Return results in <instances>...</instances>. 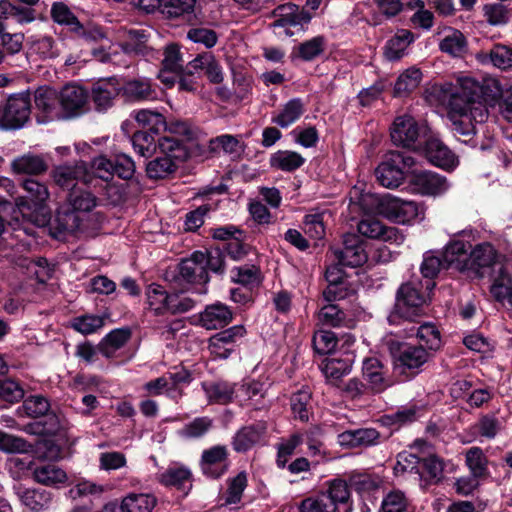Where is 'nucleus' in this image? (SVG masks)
I'll use <instances>...</instances> for the list:
<instances>
[{
  "label": "nucleus",
  "instance_id": "obj_1",
  "mask_svg": "<svg viewBox=\"0 0 512 512\" xmlns=\"http://www.w3.org/2000/svg\"><path fill=\"white\" fill-rule=\"evenodd\" d=\"M441 90L444 92L443 100L448 101L447 117L455 136L464 137L461 140L464 143L470 142L475 134L473 121L482 122L487 114L484 106L477 101L480 91L478 83L464 78L459 80V86L453 88L446 85Z\"/></svg>",
  "mask_w": 512,
  "mask_h": 512
},
{
  "label": "nucleus",
  "instance_id": "obj_2",
  "mask_svg": "<svg viewBox=\"0 0 512 512\" xmlns=\"http://www.w3.org/2000/svg\"><path fill=\"white\" fill-rule=\"evenodd\" d=\"M428 302L427 290H423V284L419 280H409L403 283L397 290L394 310L390 316L391 321L401 318L406 321L416 322L425 315V306Z\"/></svg>",
  "mask_w": 512,
  "mask_h": 512
},
{
  "label": "nucleus",
  "instance_id": "obj_3",
  "mask_svg": "<svg viewBox=\"0 0 512 512\" xmlns=\"http://www.w3.org/2000/svg\"><path fill=\"white\" fill-rule=\"evenodd\" d=\"M377 202L378 212L385 218L397 222L407 223L414 220L419 214V206L414 201L403 200L391 195L374 198L372 195H362L360 205L365 209L366 203Z\"/></svg>",
  "mask_w": 512,
  "mask_h": 512
},
{
  "label": "nucleus",
  "instance_id": "obj_4",
  "mask_svg": "<svg viewBox=\"0 0 512 512\" xmlns=\"http://www.w3.org/2000/svg\"><path fill=\"white\" fill-rule=\"evenodd\" d=\"M31 99L28 93L11 95L0 105V127L22 128L30 119Z\"/></svg>",
  "mask_w": 512,
  "mask_h": 512
},
{
  "label": "nucleus",
  "instance_id": "obj_5",
  "mask_svg": "<svg viewBox=\"0 0 512 512\" xmlns=\"http://www.w3.org/2000/svg\"><path fill=\"white\" fill-rule=\"evenodd\" d=\"M61 118L70 119L78 117L88 111V92L81 86L68 84L58 92Z\"/></svg>",
  "mask_w": 512,
  "mask_h": 512
},
{
  "label": "nucleus",
  "instance_id": "obj_6",
  "mask_svg": "<svg viewBox=\"0 0 512 512\" xmlns=\"http://www.w3.org/2000/svg\"><path fill=\"white\" fill-rule=\"evenodd\" d=\"M421 129L417 121L410 115H401L395 118L390 136L392 142L404 148L416 150L419 144Z\"/></svg>",
  "mask_w": 512,
  "mask_h": 512
},
{
  "label": "nucleus",
  "instance_id": "obj_7",
  "mask_svg": "<svg viewBox=\"0 0 512 512\" xmlns=\"http://www.w3.org/2000/svg\"><path fill=\"white\" fill-rule=\"evenodd\" d=\"M21 186L26 194L15 200V204L21 212L37 211L45 207L50 196L46 184L33 178H27L22 181Z\"/></svg>",
  "mask_w": 512,
  "mask_h": 512
},
{
  "label": "nucleus",
  "instance_id": "obj_8",
  "mask_svg": "<svg viewBox=\"0 0 512 512\" xmlns=\"http://www.w3.org/2000/svg\"><path fill=\"white\" fill-rule=\"evenodd\" d=\"M395 362L408 369H417L427 362L429 353L422 346H412L395 340L387 342Z\"/></svg>",
  "mask_w": 512,
  "mask_h": 512
},
{
  "label": "nucleus",
  "instance_id": "obj_9",
  "mask_svg": "<svg viewBox=\"0 0 512 512\" xmlns=\"http://www.w3.org/2000/svg\"><path fill=\"white\" fill-rule=\"evenodd\" d=\"M339 265L359 267L367 261V254L362 240L355 234H346L343 237V248L332 250Z\"/></svg>",
  "mask_w": 512,
  "mask_h": 512
},
{
  "label": "nucleus",
  "instance_id": "obj_10",
  "mask_svg": "<svg viewBox=\"0 0 512 512\" xmlns=\"http://www.w3.org/2000/svg\"><path fill=\"white\" fill-rule=\"evenodd\" d=\"M205 253L196 251L190 258L184 259L179 264L180 277L190 284H200V288L196 289L197 293L205 294L207 289L205 284L209 281L208 273L204 267Z\"/></svg>",
  "mask_w": 512,
  "mask_h": 512
},
{
  "label": "nucleus",
  "instance_id": "obj_11",
  "mask_svg": "<svg viewBox=\"0 0 512 512\" xmlns=\"http://www.w3.org/2000/svg\"><path fill=\"white\" fill-rule=\"evenodd\" d=\"M362 375L373 393H381L393 383L387 367L377 357H367L363 360Z\"/></svg>",
  "mask_w": 512,
  "mask_h": 512
},
{
  "label": "nucleus",
  "instance_id": "obj_12",
  "mask_svg": "<svg viewBox=\"0 0 512 512\" xmlns=\"http://www.w3.org/2000/svg\"><path fill=\"white\" fill-rule=\"evenodd\" d=\"M228 449L225 445H215L203 450L200 467L204 475L217 479L228 469Z\"/></svg>",
  "mask_w": 512,
  "mask_h": 512
},
{
  "label": "nucleus",
  "instance_id": "obj_13",
  "mask_svg": "<svg viewBox=\"0 0 512 512\" xmlns=\"http://www.w3.org/2000/svg\"><path fill=\"white\" fill-rule=\"evenodd\" d=\"M358 232L371 239L395 243L397 245L404 241V235L396 227L386 226L374 217L362 219L358 225Z\"/></svg>",
  "mask_w": 512,
  "mask_h": 512
},
{
  "label": "nucleus",
  "instance_id": "obj_14",
  "mask_svg": "<svg viewBox=\"0 0 512 512\" xmlns=\"http://www.w3.org/2000/svg\"><path fill=\"white\" fill-rule=\"evenodd\" d=\"M84 224V218L68 205L61 206L51 223L53 235L57 238L66 234H72L80 230Z\"/></svg>",
  "mask_w": 512,
  "mask_h": 512
},
{
  "label": "nucleus",
  "instance_id": "obj_15",
  "mask_svg": "<svg viewBox=\"0 0 512 512\" xmlns=\"http://www.w3.org/2000/svg\"><path fill=\"white\" fill-rule=\"evenodd\" d=\"M402 462L407 463V466H403L404 470H414L416 469L419 473H426L427 476L431 479L438 481L443 473V463L442 461L434 455H431L427 458H418L416 455L408 454V455H399L398 464L401 465Z\"/></svg>",
  "mask_w": 512,
  "mask_h": 512
},
{
  "label": "nucleus",
  "instance_id": "obj_16",
  "mask_svg": "<svg viewBox=\"0 0 512 512\" xmlns=\"http://www.w3.org/2000/svg\"><path fill=\"white\" fill-rule=\"evenodd\" d=\"M411 183L415 192L429 196L440 195L449 187L445 177L429 171L416 173Z\"/></svg>",
  "mask_w": 512,
  "mask_h": 512
},
{
  "label": "nucleus",
  "instance_id": "obj_17",
  "mask_svg": "<svg viewBox=\"0 0 512 512\" xmlns=\"http://www.w3.org/2000/svg\"><path fill=\"white\" fill-rule=\"evenodd\" d=\"M245 334L243 326L237 325L213 335L209 340L211 352L220 358H227L233 351V344Z\"/></svg>",
  "mask_w": 512,
  "mask_h": 512
},
{
  "label": "nucleus",
  "instance_id": "obj_18",
  "mask_svg": "<svg viewBox=\"0 0 512 512\" xmlns=\"http://www.w3.org/2000/svg\"><path fill=\"white\" fill-rule=\"evenodd\" d=\"M36 108L43 114L46 120H60L61 108L58 92L50 87H40L34 93Z\"/></svg>",
  "mask_w": 512,
  "mask_h": 512
},
{
  "label": "nucleus",
  "instance_id": "obj_19",
  "mask_svg": "<svg viewBox=\"0 0 512 512\" xmlns=\"http://www.w3.org/2000/svg\"><path fill=\"white\" fill-rule=\"evenodd\" d=\"M120 94V87L114 78L100 80L93 85L92 101L96 110L106 111L112 107L115 98Z\"/></svg>",
  "mask_w": 512,
  "mask_h": 512
},
{
  "label": "nucleus",
  "instance_id": "obj_20",
  "mask_svg": "<svg viewBox=\"0 0 512 512\" xmlns=\"http://www.w3.org/2000/svg\"><path fill=\"white\" fill-rule=\"evenodd\" d=\"M32 478L44 486H56L67 481L66 472L57 464L52 462H41L29 467Z\"/></svg>",
  "mask_w": 512,
  "mask_h": 512
},
{
  "label": "nucleus",
  "instance_id": "obj_21",
  "mask_svg": "<svg viewBox=\"0 0 512 512\" xmlns=\"http://www.w3.org/2000/svg\"><path fill=\"white\" fill-rule=\"evenodd\" d=\"M233 318V314L228 306L222 303L208 305L200 314L201 325L208 329H220L228 325Z\"/></svg>",
  "mask_w": 512,
  "mask_h": 512
},
{
  "label": "nucleus",
  "instance_id": "obj_22",
  "mask_svg": "<svg viewBox=\"0 0 512 512\" xmlns=\"http://www.w3.org/2000/svg\"><path fill=\"white\" fill-rule=\"evenodd\" d=\"M266 432V424L259 422L241 428L233 437L232 446L236 452H246L257 444Z\"/></svg>",
  "mask_w": 512,
  "mask_h": 512
},
{
  "label": "nucleus",
  "instance_id": "obj_23",
  "mask_svg": "<svg viewBox=\"0 0 512 512\" xmlns=\"http://www.w3.org/2000/svg\"><path fill=\"white\" fill-rule=\"evenodd\" d=\"M425 155L432 164L445 169L454 167L457 162L454 153L438 139L426 142Z\"/></svg>",
  "mask_w": 512,
  "mask_h": 512
},
{
  "label": "nucleus",
  "instance_id": "obj_24",
  "mask_svg": "<svg viewBox=\"0 0 512 512\" xmlns=\"http://www.w3.org/2000/svg\"><path fill=\"white\" fill-rule=\"evenodd\" d=\"M120 94L126 101L136 102L149 100L155 97V90L147 78H138L126 81L120 87Z\"/></svg>",
  "mask_w": 512,
  "mask_h": 512
},
{
  "label": "nucleus",
  "instance_id": "obj_25",
  "mask_svg": "<svg viewBox=\"0 0 512 512\" xmlns=\"http://www.w3.org/2000/svg\"><path fill=\"white\" fill-rule=\"evenodd\" d=\"M11 167L16 174L39 175L47 171L48 164L43 156L27 153L15 158Z\"/></svg>",
  "mask_w": 512,
  "mask_h": 512
},
{
  "label": "nucleus",
  "instance_id": "obj_26",
  "mask_svg": "<svg viewBox=\"0 0 512 512\" xmlns=\"http://www.w3.org/2000/svg\"><path fill=\"white\" fill-rule=\"evenodd\" d=\"M272 14L274 17L273 25L278 27L296 26L308 20L299 6L291 2L277 6Z\"/></svg>",
  "mask_w": 512,
  "mask_h": 512
},
{
  "label": "nucleus",
  "instance_id": "obj_27",
  "mask_svg": "<svg viewBox=\"0 0 512 512\" xmlns=\"http://www.w3.org/2000/svg\"><path fill=\"white\" fill-rule=\"evenodd\" d=\"M379 438L380 433L374 428L348 430L339 435L340 443L351 447L376 445Z\"/></svg>",
  "mask_w": 512,
  "mask_h": 512
},
{
  "label": "nucleus",
  "instance_id": "obj_28",
  "mask_svg": "<svg viewBox=\"0 0 512 512\" xmlns=\"http://www.w3.org/2000/svg\"><path fill=\"white\" fill-rule=\"evenodd\" d=\"M121 48L130 55L147 56L152 50L149 45V34L145 30L131 29L126 33Z\"/></svg>",
  "mask_w": 512,
  "mask_h": 512
},
{
  "label": "nucleus",
  "instance_id": "obj_29",
  "mask_svg": "<svg viewBox=\"0 0 512 512\" xmlns=\"http://www.w3.org/2000/svg\"><path fill=\"white\" fill-rule=\"evenodd\" d=\"M470 249L471 244L469 242L452 240L446 245L442 253L444 262L447 263L448 267L455 264L459 269L467 268L465 264L468 263Z\"/></svg>",
  "mask_w": 512,
  "mask_h": 512
},
{
  "label": "nucleus",
  "instance_id": "obj_30",
  "mask_svg": "<svg viewBox=\"0 0 512 512\" xmlns=\"http://www.w3.org/2000/svg\"><path fill=\"white\" fill-rule=\"evenodd\" d=\"M375 175L377 181L386 188H396L404 180L402 168L396 166L390 157L376 168Z\"/></svg>",
  "mask_w": 512,
  "mask_h": 512
},
{
  "label": "nucleus",
  "instance_id": "obj_31",
  "mask_svg": "<svg viewBox=\"0 0 512 512\" xmlns=\"http://www.w3.org/2000/svg\"><path fill=\"white\" fill-rule=\"evenodd\" d=\"M467 268H486L495 266L499 268V264H496V251L494 247L489 243H482L477 245L469 253L468 263L465 264Z\"/></svg>",
  "mask_w": 512,
  "mask_h": 512
},
{
  "label": "nucleus",
  "instance_id": "obj_32",
  "mask_svg": "<svg viewBox=\"0 0 512 512\" xmlns=\"http://www.w3.org/2000/svg\"><path fill=\"white\" fill-rule=\"evenodd\" d=\"M413 40L414 35L411 31L406 29L398 30L395 36L386 43L385 57L391 61L400 59Z\"/></svg>",
  "mask_w": 512,
  "mask_h": 512
},
{
  "label": "nucleus",
  "instance_id": "obj_33",
  "mask_svg": "<svg viewBox=\"0 0 512 512\" xmlns=\"http://www.w3.org/2000/svg\"><path fill=\"white\" fill-rule=\"evenodd\" d=\"M203 389L210 403L227 404L231 402L235 394V386L231 383L218 381L204 383Z\"/></svg>",
  "mask_w": 512,
  "mask_h": 512
},
{
  "label": "nucleus",
  "instance_id": "obj_34",
  "mask_svg": "<svg viewBox=\"0 0 512 512\" xmlns=\"http://www.w3.org/2000/svg\"><path fill=\"white\" fill-rule=\"evenodd\" d=\"M66 205L84 218L86 213L97 206V198L91 192L77 188L69 193Z\"/></svg>",
  "mask_w": 512,
  "mask_h": 512
},
{
  "label": "nucleus",
  "instance_id": "obj_35",
  "mask_svg": "<svg viewBox=\"0 0 512 512\" xmlns=\"http://www.w3.org/2000/svg\"><path fill=\"white\" fill-rule=\"evenodd\" d=\"M157 147L163 156L169 157L179 164L184 162L189 156L186 146L173 136L165 135L160 137Z\"/></svg>",
  "mask_w": 512,
  "mask_h": 512
},
{
  "label": "nucleus",
  "instance_id": "obj_36",
  "mask_svg": "<svg viewBox=\"0 0 512 512\" xmlns=\"http://www.w3.org/2000/svg\"><path fill=\"white\" fill-rule=\"evenodd\" d=\"M83 166H59L53 171V178L57 185L66 189H77L76 182L84 177Z\"/></svg>",
  "mask_w": 512,
  "mask_h": 512
},
{
  "label": "nucleus",
  "instance_id": "obj_37",
  "mask_svg": "<svg viewBox=\"0 0 512 512\" xmlns=\"http://www.w3.org/2000/svg\"><path fill=\"white\" fill-rule=\"evenodd\" d=\"M156 498L149 494H129L120 505L122 512H152Z\"/></svg>",
  "mask_w": 512,
  "mask_h": 512
},
{
  "label": "nucleus",
  "instance_id": "obj_38",
  "mask_svg": "<svg viewBox=\"0 0 512 512\" xmlns=\"http://www.w3.org/2000/svg\"><path fill=\"white\" fill-rule=\"evenodd\" d=\"M213 428V419L208 416L196 417L185 424L178 435L184 439H199L204 437Z\"/></svg>",
  "mask_w": 512,
  "mask_h": 512
},
{
  "label": "nucleus",
  "instance_id": "obj_39",
  "mask_svg": "<svg viewBox=\"0 0 512 512\" xmlns=\"http://www.w3.org/2000/svg\"><path fill=\"white\" fill-rule=\"evenodd\" d=\"M135 121L143 128H148L153 134H160L166 127L165 117L158 111L141 109L134 112Z\"/></svg>",
  "mask_w": 512,
  "mask_h": 512
},
{
  "label": "nucleus",
  "instance_id": "obj_40",
  "mask_svg": "<svg viewBox=\"0 0 512 512\" xmlns=\"http://www.w3.org/2000/svg\"><path fill=\"white\" fill-rule=\"evenodd\" d=\"M149 308L156 314L161 315L167 312L170 295L159 284L152 283L146 291Z\"/></svg>",
  "mask_w": 512,
  "mask_h": 512
},
{
  "label": "nucleus",
  "instance_id": "obj_41",
  "mask_svg": "<svg viewBox=\"0 0 512 512\" xmlns=\"http://www.w3.org/2000/svg\"><path fill=\"white\" fill-rule=\"evenodd\" d=\"M497 273L490 291L496 300L501 302L507 300L512 305V279L505 272L503 266H499Z\"/></svg>",
  "mask_w": 512,
  "mask_h": 512
},
{
  "label": "nucleus",
  "instance_id": "obj_42",
  "mask_svg": "<svg viewBox=\"0 0 512 512\" xmlns=\"http://www.w3.org/2000/svg\"><path fill=\"white\" fill-rule=\"evenodd\" d=\"M439 48L442 52L457 57L466 51L467 41L462 32L449 29V33L440 42Z\"/></svg>",
  "mask_w": 512,
  "mask_h": 512
},
{
  "label": "nucleus",
  "instance_id": "obj_43",
  "mask_svg": "<svg viewBox=\"0 0 512 512\" xmlns=\"http://www.w3.org/2000/svg\"><path fill=\"white\" fill-rule=\"evenodd\" d=\"M266 393L267 389L264 383L252 380L243 383L239 387L237 396L242 397L244 400L251 401L256 409H260L265 406L264 404L259 406V404H261V401L264 400Z\"/></svg>",
  "mask_w": 512,
  "mask_h": 512
},
{
  "label": "nucleus",
  "instance_id": "obj_44",
  "mask_svg": "<svg viewBox=\"0 0 512 512\" xmlns=\"http://www.w3.org/2000/svg\"><path fill=\"white\" fill-rule=\"evenodd\" d=\"M421 71L417 68L407 69L402 73L394 86V95L403 97L415 90L421 81Z\"/></svg>",
  "mask_w": 512,
  "mask_h": 512
},
{
  "label": "nucleus",
  "instance_id": "obj_45",
  "mask_svg": "<svg viewBox=\"0 0 512 512\" xmlns=\"http://www.w3.org/2000/svg\"><path fill=\"white\" fill-rule=\"evenodd\" d=\"M321 370L331 383L337 382L351 370L350 359L330 358L326 359L321 366Z\"/></svg>",
  "mask_w": 512,
  "mask_h": 512
},
{
  "label": "nucleus",
  "instance_id": "obj_46",
  "mask_svg": "<svg viewBox=\"0 0 512 512\" xmlns=\"http://www.w3.org/2000/svg\"><path fill=\"white\" fill-rule=\"evenodd\" d=\"M129 329H116L111 331L100 344L101 353L106 357H111L114 352L123 347L130 339Z\"/></svg>",
  "mask_w": 512,
  "mask_h": 512
},
{
  "label": "nucleus",
  "instance_id": "obj_47",
  "mask_svg": "<svg viewBox=\"0 0 512 512\" xmlns=\"http://www.w3.org/2000/svg\"><path fill=\"white\" fill-rule=\"evenodd\" d=\"M192 477L190 469L183 465L175 464L160 474L159 480L166 486L181 488Z\"/></svg>",
  "mask_w": 512,
  "mask_h": 512
},
{
  "label": "nucleus",
  "instance_id": "obj_48",
  "mask_svg": "<svg viewBox=\"0 0 512 512\" xmlns=\"http://www.w3.org/2000/svg\"><path fill=\"white\" fill-rule=\"evenodd\" d=\"M21 500L32 511L40 512L49 507L52 497L44 489H27L21 495Z\"/></svg>",
  "mask_w": 512,
  "mask_h": 512
},
{
  "label": "nucleus",
  "instance_id": "obj_49",
  "mask_svg": "<svg viewBox=\"0 0 512 512\" xmlns=\"http://www.w3.org/2000/svg\"><path fill=\"white\" fill-rule=\"evenodd\" d=\"M304 112V106L300 99L288 101L282 111L273 118V122L282 128H286L297 121Z\"/></svg>",
  "mask_w": 512,
  "mask_h": 512
},
{
  "label": "nucleus",
  "instance_id": "obj_50",
  "mask_svg": "<svg viewBox=\"0 0 512 512\" xmlns=\"http://www.w3.org/2000/svg\"><path fill=\"white\" fill-rule=\"evenodd\" d=\"M447 267V263L444 262L443 257L440 258L435 256L431 252H428L424 255L420 270L422 275L425 278H428L426 281V290L432 289L435 286V283L432 281V279L437 276L442 268Z\"/></svg>",
  "mask_w": 512,
  "mask_h": 512
},
{
  "label": "nucleus",
  "instance_id": "obj_51",
  "mask_svg": "<svg viewBox=\"0 0 512 512\" xmlns=\"http://www.w3.org/2000/svg\"><path fill=\"white\" fill-rule=\"evenodd\" d=\"M178 166L179 163L175 162V160L160 156L147 164L146 172L151 179H161L175 172Z\"/></svg>",
  "mask_w": 512,
  "mask_h": 512
},
{
  "label": "nucleus",
  "instance_id": "obj_52",
  "mask_svg": "<svg viewBox=\"0 0 512 512\" xmlns=\"http://www.w3.org/2000/svg\"><path fill=\"white\" fill-rule=\"evenodd\" d=\"M304 158L297 152L278 151L270 160L271 166L283 171H294L304 163Z\"/></svg>",
  "mask_w": 512,
  "mask_h": 512
},
{
  "label": "nucleus",
  "instance_id": "obj_53",
  "mask_svg": "<svg viewBox=\"0 0 512 512\" xmlns=\"http://www.w3.org/2000/svg\"><path fill=\"white\" fill-rule=\"evenodd\" d=\"M32 450V445L24 438L0 430V451L9 454H24Z\"/></svg>",
  "mask_w": 512,
  "mask_h": 512
},
{
  "label": "nucleus",
  "instance_id": "obj_54",
  "mask_svg": "<svg viewBox=\"0 0 512 512\" xmlns=\"http://www.w3.org/2000/svg\"><path fill=\"white\" fill-rule=\"evenodd\" d=\"M247 474L242 471L235 477L227 480V490L225 494V504H237L241 501L242 494L247 487Z\"/></svg>",
  "mask_w": 512,
  "mask_h": 512
},
{
  "label": "nucleus",
  "instance_id": "obj_55",
  "mask_svg": "<svg viewBox=\"0 0 512 512\" xmlns=\"http://www.w3.org/2000/svg\"><path fill=\"white\" fill-rule=\"evenodd\" d=\"M51 16L55 22L69 26L72 31L79 32L83 29L81 23L64 3H54L51 9Z\"/></svg>",
  "mask_w": 512,
  "mask_h": 512
},
{
  "label": "nucleus",
  "instance_id": "obj_56",
  "mask_svg": "<svg viewBox=\"0 0 512 512\" xmlns=\"http://www.w3.org/2000/svg\"><path fill=\"white\" fill-rule=\"evenodd\" d=\"M131 141L134 150L142 157L149 158L156 152L158 143L156 144L150 132L137 131L133 134Z\"/></svg>",
  "mask_w": 512,
  "mask_h": 512
},
{
  "label": "nucleus",
  "instance_id": "obj_57",
  "mask_svg": "<svg viewBox=\"0 0 512 512\" xmlns=\"http://www.w3.org/2000/svg\"><path fill=\"white\" fill-rule=\"evenodd\" d=\"M318 318L323 325L330 327H341L346 323V314L332 302L321 308Z\"/></svg>",
  "mask_w": 512,
  "mask_h": 512
},
{
  "label": "nucleus",
  "instance_id": "obj_58",
  "mask_svg": "<svg viewBox=\"0 0 512 512\" xmlns=\"http://www.w3.org/2000/svg\"><path fill=\"white\" fill-rule=\"evenodd\" d=\"M233 280L250 289L260 285L262 281L259 267L255 265H245L236 268V274Z\"/></svg>",
  "mask_w": 512,
  "mask_h": 512
},
{
  "label": "nucleus",
  "instance_id": "obj_59",
  "mask_svg": "<svg viewBox=\"0 0 512 512\" xmlns=\"http://www.w3.org/2000/svg\"><path fill=\"white\" fill-rule=\"evenodd\" d=\"M240 149V140L234 135L224 134L209 141V150L214 153L223 151L224 153L234 154L239 152Z\"/></svg>",
  "mask_w": 512,
  "mask_h": 512
},
{
  "label": "nucleus",
  "instance_id": "obj_60",
  "mask_svg": "<svg viewBox=\"0 0 512 512\" xmlns=\"http://www.w3.org/2000/svg\"><path fill=\"white\" fill-rule=\"evenodd\" d=\"M483 14L486 21L493 26L506 24L510 16L509 9L502 3L485 4Z\"/></svg>",
  "mask_w": 512,
  "mask_h": 512
},
{
  "label": "nucleus",
  "instance_id": "obj_61",
  "mask_svg": "<svg viewBox=\"0 0 512 512\" xmlns=\"http://www.w3.org/2000/svg\"><path fill=\"white\" fill-rule=\"evenodd\" d=\"M466 464L474 477H482L487 471V459L479 447H472L466 453Z\"/></svg>",
  "mask_w": 512,
  "mask_h": 512
},
{
  "label": "nucleus",
  "instance_id": "obj_62",
  "mask_svg": "<svg viewBox=\"0 0 512 512\" xmlns=\"http://www.w3.org/2000/svg\"><path fill=\"white\" fill-rule=\"evenodd\" d=\"M326 46V39L323 36H316L301 43L298 46V54L305 61H311L323 53Z\"/></svg>",
  "mask_w": 512,
  "mask_h": 512
},
{
  "label": "nucleus",
  "instance_id": "obj_63",
  "mask_svg": "<svg viewBox=\"0 0 512 512\" xmlns=\"http://www.w3.org/2000/svg\"><path fill=\"white\" fill-rule=\"evenodd\" d=\"M408 500L401 491H391L382 500L380 512H409Z\"/></svg>",
  "mask_w": 512,
  "mask_h": 512
},
{
  "label": "nucleus",
  "instance_id": "obj_64",
  "mask_svg": "<svg viewBox=\"0 0 512 512\" xmlns=\"http://www.w3.org/2000/svg\"><path fill=\"white\" fill-rule=\"evenodd\" d=\"M301 512H338V508L327 497L307 498L301 503Z\"/></svg>",
  "mask_w": 512,
  "mask_h": 512
}]
</instances>
